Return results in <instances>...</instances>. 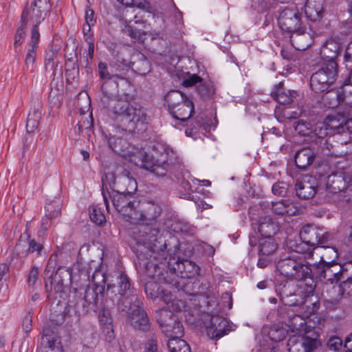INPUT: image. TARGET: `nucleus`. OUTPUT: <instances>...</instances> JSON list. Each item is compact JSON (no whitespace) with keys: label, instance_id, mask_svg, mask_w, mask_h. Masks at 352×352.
Instances as JSON below:
<instances>
[{"label":"nucleus","instance_id":"nucleus-45","mask_svg":"<svg viewBox=\"0 0 352 352\" xmlns=\"http://www.w3.org/2000/svg\"><path fill=\"white\" fill-rule=\"evenodd\" d=\"M62 204L60 199H54L47 203L45 207V216L49 219H52L60 214Z\"/></svg>","mask_w":352,"mask_h":352},{"label":"nucleus","instance_id":"nucleus-12","mask_svg":"<svg viewBox=\"0 0 352 352\" xmlns=\"http://www.w3.org/2000/svg\"><path fill=\"white\" fill-rule=\"evenodd\" d=\"M157 321L164 334L168 338L183 337L184 329L178 317L170 310L160 309L157 315Z\"/></svg>","mask_w":352,"mask_h":352},{"label":"nucleus","instance_id":"nucleus-38","mask_svg":"<svg viewBox=\"0 0 352 352\" xmlns=\"http://www.w3.org/2000/svg\"><path fill=\"white\" fill-rule=\"evenodd\" d=\"M285 323L294 333L302 334L308 331L306 319L300 315L294 314L289 316Z\"/></svg>","mask_w":352,"mask_h":352},{"label":"nucleus","instance_id":"nucleus-3","mask_svg":"<svg viewBox=\"0 0 352 352\" xmlns=\"http://www.w3.org/2000/svg\"><path fill=\"white\" fill-rule=\"evenodd\" d=\"M116 282L118 284V309L122 311H129L127 322L135 329L147 331L151 325L147 314L142 307V302L138 299L136 290L131 286L130 279L123 272H118Z\"/></svg>","mask_w":352,"mask_h":352},{"label":"nucleus","instance_id":"nucleus-8","mask_svg":"<svg viewBox=\"0 0 352 352\" xmlns=\"http://www.w3.org/2000/svg\"><path fill=\"white\" fill-rule=\"evenodd\" d=\"M168 110L173 118L186 125L194 113L193 102L182 91L171 90L165 96Z\"/></svg>","mask_w":352,"mask_h":352},{"label":"nucleus","instance_id":"nucleus-60","mask_svg":"<svg viewBox=\"0 0 352 352\" xmlns=\"http://www.w3.org/2000/svg\"><path fill=\"white\" fill-rule=\"evenodd\" d=\"M39 269L37 267H32L28 277L29 287H34L38 280Z\"/></svg>","mask_w":352,"mask_h":352},{"label":"nucleus","instance_id":"nucleus-5","mask_svg":"<svg viewBox=\"0 0 352 352\" xmlns=\"http://www.w3.org/2000/svg\"><path fill=\"white\" fill-rule=\"evenodd\" d=\"M111 111L117 126L129 133L144 131L149 122L146 109L139 103L116 100Z\"/></svg>","mask_w":352,"mask_h":352},{"label":"nucleus","instance_id":"nucleus-41","mask_svg":"<svg viewBox=\"0 0 352 352\" xmlns=\"http://www.w3.org/2000/svg\"><path fill=\"white\" fill-rule=\"evenodd\" d=\"M119 82L118 80L113 79L103 80L101 85V91L103 94L107 98H110L116 94H125L124 89L120 91Z\"/></svg>","mask_w":352,"mask_h":352},{"label":"nucleus","instance_id":"nucleus-48","mask_svg":"<svg viewBox=\"0 0 352 352\" xmlns=\"http://www.w3.org/2000/svg\"><path fill=\"white\" fill-rule=\"evenodd\" d=\"M58 50L54 47L50 46L45 50L44 54V65L45 69L52 70L54 67V60L57 56Z\"/></svg>","mask_w":352,"mask_h":352},{"label":"nucleus","instance_id":"nucleus-26","mask_svg":"<svg viewBox=\"0 0 352 352\" xmlns=\"http://www.w3.org/2000/svg\"><path fill=\"white\" fill-rule=\"evenodd\" d=\"M342 51L341 43L336 39H329L322 45L320 56L324 63H337L336 58Z\"/></svg>","mask_w":352,"mask_h":352},{"label":"nucleus","instance_id":"nucleus-61","mask_svg":"<svg viewBox=\"0 0 352 352\" xmlns=\"http://www.w3.org/2000/svg\"><path fill=\"white\" fill-rule=\"evenodd\" d=\"M327 135V126H325L323 123L317 124L311 134L312 137H317L318 138H323Z\"/></svg>","mask_w":352,"mask_h":352},{"label":"nucleus","instance_id":"nucleus-15","mask_svg":"<svg viewBox=\"0 0 352 352\" xmlns=\"http://www.w3.org/2000/svg\"><path fill=\"white\" fill-rule=\"evenodd\" d=\"M278 22L281 30L289 34L305 27L302 21V14L297 10H283L278 16Z\"/></svg>","mask_w":352,"mask_h":352},{"label":"nucleus","instance_id":"nucleus-40","mask_svg":"<svg viewBox=\"0 0 352 352\" xmlns=\"http://www.w3.org/2000/svg\"><path fill=\"white\" fill-rule=\"evenodd\" d=\"M301 339L306 352H312L320 345L318 340L319 335L313 330H308L304 332Z\"/></svg>","mask_w":352,"mask_h":352},{"label":"nucleus","instance_id":"nucleus-39","mask_svg":"<svg viewBox=\"0 0 352 352\" xmlns=\"http://www.w3.org/2000/svg\"><path fill=\"white\" fill-rule=\"evenodd\" d=\"M278 244L274 237L261 236L258 240V255L270 256L275 252Z\"/></svg>","mask_w":352,"mask_h":352},{"label":"nucleus","instance_id":"nucleus-54","mask_svg":"<svg viewBox=\"0 0 352 352\" xmlns=\"http://www.w3.org/2000/svg\"><path fill=\"white\" fill-rule=\"evenodd\" d=\"M98 74L102 80H116L115 74L111 72V66L109 64V67L107 64L102 62L98 63Z\"/></svg>","mask_w":352,"mask_h":352},{"label":"nucleus","instance_id":"nucleus-10","mask_svg":"<svg viewBox=\"0 0 352 352\" xmlns=\"http://www.w3.org/2000/svg\"><path fill=\"white\" fill-rule=\"evenodd\" d=\"M338 76L337 63H323L310 78V87L316 94L328 92Z\"/></svg>","mask_w":352,"mask_h":352},{"label":"nucleus","instance_id":"nucleus-55","mask_svg":"<svg viewBox=\"0 0 352 352\" xmlns=\"http://www.w3.org/2000/svg\"><path fill=\"white\" fill-rule=\"evenodd\" d=\"M340 288L343 294L352 296V275L347 272L345 278L340 281Z\"/></svg>","mask_w":352,"mask_h":352},{"label":"nucleus","instance_id":"nucleus-30","mask_svg":"<svg viewBox=\"0 0 352 352\" xmlns=\"http://www.w3.org/2000/svg\"><path fill=\"white\" fill-rule=\"evenodd\" d=\"M273 212L280 217L294 216L298 213V208L289 199H283L279 201L270 203V208Z\"/></svg>","mask_w":352,"mask_h":352},{"label":"nucleus","instance_id":"nucleus-50","mask_svg":"<svg viewBox=\"0 0 352 352\" xmlns=\"http://www.w3.org/2000/svg\"><path fill=\"white\" fill-rule=\"evenodd\" d=\"M89 217L91 221L96 225L102 226L106 222L104 214L100 208L97 206H91L89 208Z\"/></svg>","mask_w":352,"mask_h":352},{"label":"nucleus","instance_id":"nucleus-51","mask_svg":"<svg viewBox=\"0 0 352 352\" xmlns=\"http://www.w3.org/2000/svg\"><path fill=\"white\" fill-rule=\"evenodd\" d=\"M270 208V202L263 201L259 205L252 206L249 208L250 218L258 222L260 215L263 214L265 209Z\"/></svg>","mask_w":352,"mask_h":352},{"label":"nucleus","instance_id":"nucleus-17","mask_svg":"<svg viewBox=\"0 0 352 352\" xmlns=\"http://www.w3.org/2000/svg\"><path fill=\"white\" fill-rule=\"evenodd\" d=\"M118 174H110L108 178L116 180V190L115 193H135L138 188L136 180L131 175V173L122 168H118Z\"/></svg>","mask_w":352,"mask_h":352},{"label":"nucleus","instance_id":"nucleus-2","mask_svg":"<svg viewBox=\"0 0 352 352\" xmlns=\"http://www.w3.org/2000/svg\"><path fill=\"white\" fill-rule=\"evenodd\" d=\"M92 286L85 289L82 308L85 313L96 312L100 309L98 318L106 340L111 342L114 338L112 319L109 308L114 305L115 300L120 298L118 284L109 280L100 269H96L91 276Z\"/></svg>","mask_w":352,"mask_h":352},{"label":"nucleus","instance_id":"nucleus-56","mask_svg":"<svg viewBox=\"0 0 352 352\" xmlns=\"http://www.w3.org/2000/svg\"><path fill=\"white\" fill-rule=\"evenodd\" d=\"M287 331L283 327L272 328L269 332L270 338L274 342L283 340L287 336Z\"/></svg>","mask_w":352,"mask_h":352},{"label":"nucleus","instance_id":"nucleus-58","mask_svg":"<svg viewBox=\"0 0 352 352\" xmlns=\"http://www.w3.org/2000/svg\"><path fill=\"white\" fill-rule=\"evenodd\" d=\"M289 352H306L302 339H289L288 342Z\"/></svg>","mask_w":352,"mask_h":352},{"label":"nucleus","instance_id":"nucleus-18","mask_svg":"<svg viewBox=\"0 0 352 352\" xmlns=\"http://www.w3.org/2000/svg\"><path fill=\"white\" fill-rule=\"evenodd\" d=\"M43 249V245L34 239H32L27 230L21 235L15 246L16 252L21 256H26L28 254L39 256L42 254Z\"/></svg>","mask_w":352,"mask_h":352},{"label":"nucleus","instance_id":"nucleus-36","mask_svg":"<svg viewBox=\"0 0 352 352\" xmlns=\"http://www.w3.org/2000/svg\"><path fill=\"white\" fill-rule=\"evenodd\" d=\"M346 182L342 172L332 173L326 178V186L329 191L337 193L344 189Z\"/></svg>","mask_w":352,"mask_h":352},{"label":"nucleus","instance_id":"nucleus-49","mask_svg":"<svg viewBox=\"0 0 352 352\" xmlns=\"http://www.w3.org/2000/svg\"><path fill=\"white\" fill-rule=\"evenodd\" d=\"M294 129L295 131L300 135H310L313 132V126L309 122L303 120H298L294 123Z\"/></svg>","mask_w":352,"mask_h":352},{"label":"nucleus","instance_id":"nucleus-22","mask_svg":"<svg viewBox=\"0 0 352 352\" xmlns=\"http://www.w3.org/2000/svg\"><path fill=\"white\" fill-rule=\"evenodd\" d=\"M317 155L315 147L311 146H305L296 152L294 160L298 168L305 170L314 162Z\"/></svg>","mask_w":352,"mask_h":352},{"label":"nucleus","instance_id":"nucleus-14","mask_svg":"<svg viewBox=\"0 0 352 352\" xmlns=\"http://www.w3.org/2000/svg\"><path fill=\"white\" fill-rule=\"evenodd\" d=\"M325 93L323 100L329 108L340 107L346 111L349 107H352V85H346L344 89L341 91H334L331 89Z\"/></svg>","mask_w":352,"mask_h":352},{"label":"nucleus","instance_id":"nucleus-16","mask_svg":"<svg viewBox=\"0 0 352 352\" xmlns=\"http://www.w3.org/2000/svg\"><path fill=\"white\" fill-rule=\"evenodd\" d=\"M206 333L212 340H219L234 330V325L219 316H211L208 322H205Z\"/></svg>","mask_w":352,"mask_h":352},{"label":"nucleus","instance_id":"nucleus-42","mask_svg":"<svg viewBox=\"0 0 352 352\" xmlns=\"http://www.w3.org/2000/svg\"><path fill=\"white\" fill-rule=\"evenodd\" d=\"M289 248L294 252L303 254L305 259L313 256L314 248L301 240L299 242L289 241Z\"/></svg>","mask_w":352,"mask_h":352},{"label":"nucleus","instance_id":"nucleus-44","mask_svg":"<svg viewBox=\"0 0 352 352\" xmlns=\"http://www.w3.org/2000/svg\"><path fill=\"white\" fill-rule=\"evenodd\" d=\"M181 338L175 337L168 340L167 346L170 352H190L189 345Z\"/></svg>","mask_w":352,"mask_h":352},{"label":"nucleus","instance_id":"nucleus-9","mask_svg":"<svg viewBox=\"0 0 352 352\" xmlns=\"http://www.w3.org/2000/svg\"><path fill=\"white\" fill-rule=\"evenodd\" d=\"M51 10L50 0H34L31 3H27L21 16V22L24 23H31L30 36L33 32H37L41 37L38 26L43 21Z\"/></svg>","mask_w":352,"mask_h":352},{"label":"nucleus","instance_id":"nucleus-32","mask_svg":"<svg viewBox=\"0 0 352 352\" xmlns=\"http://www.w3.org/2000/svg\"><path fill=\"white\" fill-rule=\"evenodd\" d=\"M324 0H307L305 14L311 21L320 19L324 12Z\"/></svg>","mask_w":352,"mask_h":352},{"label":"nucleus","instance_id":"nucleus-64","mask_svg":"<svg viewBox=\"0 0 352 352\" xmlns=\"http://www.w3.org/2000/svg\"><path fill=\"white\" fill-rule=\"evenodd\" d=\"M272 191L273 194L275 195H278V196L283 195V194H285L286 192V188H285L284 183H283V182L275 183L272 188Z\"/></svg>","mask_w":352,"mask_h":352},{"label":"nucleus","instance_id":"nucleus-23","mask_svg":"<svg viewBox=\"0 0 352 352\" xmlns=\"http://www.w3.org/2000/svg\"><path fill=\"white\" fill-rule=\"evenodd\" d=\"M110 65L111 72L114 73L116 80H119L122 85L131 88V82L126 78L129 69H131L129 61L118 56L116 60L111 63Z\"/></svg>","mask_w":352,"mask_h":352},{"label":"nucleus","instance_id":"nucleus-33","mask_svg":"<svg viewBox=\"0 0 352 352\" xmlns=\"http://www.w3.org/2000/svg\"><path fill=\"white\" fill-rule=\"evenodd\" d=\"M279 224L270 217H261L258 220V230L261 236L274 237L279 231Z\"/></svg>","mask_w":352,"mask_h":352},{"label":"nucleus","instance_id":"nucleus-11","mask_svg":"<svg viewBox=\"0 0 352 352\" xmlns=\"http://www.w3.org/2000/svg\"><path fill=\"white\" fill-rule=\"evenodd\" d=\"M351 267L352 263L342 265L333 261L326 262L322 257L320 262L316 264V280H324L331 284L338 283L345 278L347 272Z\"/></svg>","mask_w":352,"mask_h":352},{"label":"nucleus","instance_id":"nucleus-37","mask_svg":"<svg viewBox=\"0 0 352 352\" xmlns=\"http://www.w3.org/2000/svg\"><path fill=\"white\" fill-rule=\"evenodd\" d=\"M320 230L312 225L304 226L300 232V238L304 242L316 248L320 236Z\"/></svg>","mask_w":352,"mask_h":352},{"label":"nucleus","instance_id":"nucleus-57","mask_svg":"<svg viewBox=\"0 0 352 352\" xmlns=\"http://www.w3.org/2000/svg\"><path fill=\"white\" fill-rule=\"evenodd\" d=\"M305 298L306 294L302 290H300L288 297V300L292 301L294 303L284 304V305L289 307L298 306L305 302Z\"/></svg>","mask_w":352,"mask_h":352},{"label":"nucleus","instance_id":"nucleus-21","mask_svg":"<svg viewBox=\"0 0 352 352\" xmlns=\"http://www.w3.org/2000/svg\"><path fill=\"white\" fill-rule=\"evenodd\" d=\"M175 266L169 271L184 278H192L199 274L200 268L194 262L188 260L178 259L175 262Z\"/></svg>","mask_w":352,"mask_h":352},{"label":"nucleus","instance_id":"nucleus-53","mask_svg":"<svg viewBox=\"0 0 352 352\" xmlns=\"http://www.w3.org/2000/svg\"><path fill=\"white\" fill-rule=\"evenodd\" d=\"M78 133H80L84 129L91 130L94 127V120L92 113L88 116L85 114L81 115L80 119L78 120Z\"/></svg>","mask_w":352,"mask_h":352},{"label":"nucleus","instance_id":"nucleus-6","mask_svg":"<svg viewBox=\"0 0 352 352\" xmlns=\"http://www.w3.org/2000/svg\"><path fill=\"white\" fill-rule=\"evenodd\" d=\"M153 149L156 151V155H144L142 166L157 177H165L171 169L175 153L168 146L160 143L154 145Z\"/></svg>","mask_w":352,"mask_h":352},{"label":"nucleus","instance_id":"nucleus-27","mask_svg":"<svg viewBox=\"0 0 352 352\" xmlns=\"http://www.w3.org/2000/svg\"><path fill=\"white\" fill-rule=\"evenodd\" d=\"M40 38L38 36L37 32H33L32 35L30 36L23 67L26 71L34 72Z\"/></svg>","mask_w":352,"mask_h":352},{"label":"nucleus","instance_id":"nucleus-43","mask_svg":"<svg viewBox=\"0 0 352 352\" xmlns=\"http://www.w3.org/2000/svg\"><path fill=\"white\" fill-rule=\"evenodd\" d=\"M111 174V173L105 174L104 177H102V195L103 197L104 203L105 204L106 208L109 210V197H111L110 192L108 190L107 186H109L113 190V193L115 194L116 190V182L114 179L108 178V175Z\"/></svg>","mask_w":352,"mask_h":352},{"label":"nucleus","instance_id":"nucleus-52","mask_svg":"<svg viewBox=\"0 0 352 352\" xmlns=\"http://www.w3.org/2000/svg\"><path fill=\"white\" fill-rule=\"evenodd\" d=\"M109 146L116 153L124 151L126 148L125 140L116 136H111L108 140Z\"/></svg>","mask_w":352,"mask_h":352},{"label":"nucleus","instance_id":"nucleus-29","mask_svg":"<svg viewBox=\"0 0 352 352\" xmlns=\"http://www.w3.org/2000/svg\"><path fill=\"white\" fill-rule=\"evenodd\" d=\"M306 26L290 34L292 45L298 51L307 50L312 43L311 35L306 32Z\"/></svg>","mask_w":352,"mask_h":352},{"label":"nucleus","instance_id":"nucleus-47","mask_svg":"<svg viewBox=\"0 0 352 352\" xmlns=\"http://www.w3.org/2000/svg\"><path fill=\"white\" fill-rule=\"evenodd\" d=\"M124 32L126 33L134 42L143 43L145 38V32L142 30L134 27L131 24L125 26Z\"/></svg>","mask_w":352,"mask_h":352},{"label":"nucleus","instance_id":"nucleus-35","mask_svg":"<svg viewBox=\"0 0 352 352\" xmlns=\"http://www.w3.org/2000/svg\"><path fill=\"white\" fill-rule=\"evenodd\" d=\"M302 286H298L292 281H286L284 283L280 284L276 287V291L280 297V300L283 304H292V301L288 300V297L291 296L296 292L302 290Z\"/></svg>","mask_w":352,"mask_h":352},{"label":"nucleus","instance_id":"nucleus-28","mask_svg":"<svg viewBox=\"0 0 352 352\" xmlns=\"http://www.w3.org/2000/svg\"><path fill=\"white\" fill-rule=\"evenodd\" d=\"M43 333V340L47 342L44 352H63L56 327H45Z\"/></svg>","mask_w":352,"mask_h":352},{"label":"nucleus","instance_id":"nucleus-20","mask_svg":"<svg viewBox=\"0 0 352 352\" xmlns=\"http://www.w3.org/2000/svg\"><path fill=\"white\" fill-rule=\"evenodd\" d=\"M318 182L315 177L305 176L296 184V195L302 199L313 198L317 192Z\"/></svg>","mask_w":352,"mask_h":352},{"label":"nucleus","instance_id":"nucleus-1","mask_svg":"<svg viewBox=\"0 0 352 352\" xmlns=\"http://www.w3.org/2000/svg\"><path fill=\"white\" fill-rule=\"evenodd\" d=\"M151 251L146 254L143 250L135 249L136 268L142 275L144 282V292L146 296L152 299L160 297L162 288L161 283L171 284L173 282V274L168 272L171 265V257L168 261L169 250L167 245L159 241V245H151L149 241H145Z\"/></svg>","mask_w":352,"mask_h":352},{"label":"nucleus","instance_id":"nucleus-59","mask_svg":"<svg viewBox=\"0 0 352 352\" xmlns=\"http://www.w3.org/2000/svg\"><path fill=\"white\" fill-rule=\"evenodd\" d=\"M27 25V23L23 24V23L21 22V25L17 29L16 33L14 36V45L15 48H16L18 45H21L23 42V40L25 36V28Z\"/></svg>","mask_w":352,"mask_h":352},{"label":"nucleus","instance_id":"nucleus-62","mask_svg":"<svg viewBox=\"0 0 352 352\" xmlns=\"http://www.w3.org/2000/svg\"><path fill=\"white\" fill-rule=\"evenodd\" d=\"M327 345L329 349L336 351L341 348L342 345V341L338 337H332L329 339Z\"/></svg>","mask_w":352,"mask_h":352},{"label":"nucleus","instance_id":"nucleus-24","mask_svg":"<svg viewBox=\"0 0 352 352\" xmlns=\"http://www.w3.org/2000/svg\"><path fill=\"white\" fill-rule=\"evenodd\" d=\"M316 264L311 265L305 259H302L297 271H296V274H294L291 279L297 280H311V283L309 285V288L310 292H311L314 289L312 283L316 280Z\"/></svg>","mask_w":352,"mask_h":352},{"label":"nucleus","instance_id":"nucleus-4","mask_svg":"<svg viewBox=\"0 0 352 352\" xmlns=\"http://www.w3.org/2000/svg\"><path fill=\"white\" fill-rule=\"evenodd\" d=\"M162 208L157 204L152 201H140L138 210L133 214L132 223H138L142 226L139 232L140 235L138 239V248L136 249L143 250L148 254L151 248L147 247L145 241H149L151 245H159V241L166 243L165 240L160 235V229L153 227L157 219L162 214Z\"/></svg>","mask_w":352,"mask_h":352},{"label":"nucleus","instance_id":"nucleus-34","mask_svg":"<svg viewBox=\"0 0 352 352\" xmlns=\"http://www.w3.org/2000/svg\"><path fill=\"white\" fill-rule=\"evenodd\" d=\"M129 63L131 69L140 75L144 76L151 71L150 61L140 52L133 54Z\"/></svg>","mask_w":352,"mask_h":352},{"label":"nucleus","instance_id":"nucleus-13","mask_svg":"<svg viewBox=\"0 0 352 352\" xmlns=\"http://www.w3.org/2000/svg\"><path fill=\"white\" fill-rule=\"evenodd\" d=\"M134 193H115L111 195V201L115 209L127 221L132 223L133 214L140 204V201L133 195Z\"/></svg>","mask_w":352,"mask_h":352},{"label":"nucleus","instance_id":"nucleus-19","mask_svg":"<svg viewBox=\"0 0 352 352\" xmlns=\"http://www.w3.org/2000/svg\"><path fill=\"white\" fill-rule=\"evenodd\" d=\"M348 111L343 110V112L335 115L328 116L326 120V126L331 129L336 131L338 133H352V118L346 114Z\"/></svg>","mask_w":352,"mask_h":352},{"label":"nucleus","instance_id":"nucleus-31","mask_svg":"<svg viewBox=\"0 0 352 352\" xmlns=\"http://www.w3.org/2000/svg\"><path fill=\"white\" fill-rule=\"evenodd\" d=\"M301 260L300 258L291 256L281 258L276 264L277 270L281 274L291 279L294 274H296Z\"/></svg>","mask_w":352,"mask_h":352},{"label":"nucleus","instance_id":"nucleus-25","mask_svg":"<svg viewBox=\"0 0 352 352\" xmlns=\"http://www.w3.org/2000/svg\"><path fill=\"white\" fill-rule=\"evenodd\" d=\"M274 100L279 104L283 105H289L295 102L298 97V94L296 91L287 90L283 89V82H280L276 85L271 93Z\"/></svg>","mask_w":352,"mask_h":352},{"label":"nucleus","instance_id":"nucleus-46","mask_svg":"<svg viewBox=\"0 0 352 352\" xmlns=\"http://www.w3.org/2000/svg\"><path fill=\"white\" fill-rule=\"evenodd\" d=\"M41 118V111L39 109H34L29 113L26 122L28 133H32L37 129Z\"/></svg>","mask_w":352,"mask_h":352},{"label":"nucleus","instance_id":"nucleus-63","mask_svg":"<svg viewBox=\"0 0 352 352\" xmlns=\"http://www.w3.org/2000/svg\"><path fill=\"white\" fill-rule=\"evenodd\" d=\"M184 307V302L181 300L175 299L172 301V303L168 305L166 309L170 310L172 313L180 311Z\"/></svg>","mask_w":352,"mask_h":352},{"label":"nucleus","instance_id":"nucleus-7","mask_svg":"<svg viewBox=\"0 0 352 352\" xmlns=\"http://www.w3.org/2000/svg\"><path fill=\"white\" fill-rule=\"evenodd\" d=\"M56 257V254H52L49 258L44 272L45 277L48 276V280L45 281V287L47 294H50L54 289L56 294H59L62 297V294L65 292L72 283V273L68 268L61 266L57 268L54 274L50 273L51 269L54 268Z\"/></svg>","mask_w":352,"mask_h":352}]
</instances>
